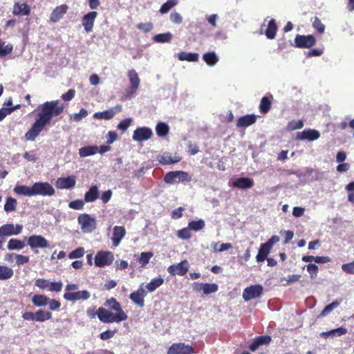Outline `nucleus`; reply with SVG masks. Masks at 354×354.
<instances>
[{
	"label": "nucleus",
	"instance_id": "obj_28",
	"mask_svg": "<svg viewBox=\"0 0 354 354\" xmlns=\"http://www.w3.org/2000/svg\"><path fill=\"white\" fill-rule=\"evenodd\" d=\"M67 8L66 5H62L55 8L50 15V20L53 22L58 21L66 12Z\"/></svg>",
	"mask_w": 354,
	"mask_h": 354
},
{
	"label": "nucleus",
	"instance_id": "obj_55",
	"mask_svg": "<svg viewBox=\"0 0 354 354\" xmlns=\"http://www.w3.org/2000/svg\"><path fill=\"white\" fill-rule=\"evenodd\" d=\"M85 253V250L83 248H78L75 250L72 251L69 254L68 257L71 259H77L82 257Z\"/></svg>",
	"mask_w": 354,
	"mask_h": 354
},
{
	"label": "nucleus",
	"instance_id": "obj_53",
	"mask_svg": "<svg viewBox=\"0 0 354 354\" xmlns=\"http://www.w3.org/2000/svg\"><path fill=\"white\" fill-rule=\"evenodd\" d=\"M12 50V46L5 42H0V57H3L10 53Z\"/></svg>",
	"mask_w": 354,
	"mask_h": 354
},
{
	"label": "nucleus",
	"instance_id": "obj_46",
	"mask_svg": "<svg viewBox=\"0 0 354 354\" xmlns=\"http://www.w3.org/2000/svg\"><path fill=\"white\" fill-rule=\"evenodd\" d=\"M106 305L111 309L115 310L117 314L120 313H125L122 308L119 302L115 299L111 298L106 301Z\"/></svg>",
	"mask_w": 354,
	"mask_h": 354
},
{
	"label": "nucleus",
	"instance_id": "obj_20",
	"mask_svg": "<svg viewBox=\"0 0 354 354\" xmlns=\"http://www.w3.org/2000/svg\"><path fill=\"white\" fill-rule=\"evenodd\" d=\"M194 290L196 291L202 290L205 295L214 293L218 291V287L216 283H200L194 284Z\"/></svg>",
	"mask_w": 354,
	"mask_h": 354
},
{
	"label": "nucleus",
	"instance_id": "obj_58",
	"mask_svg": "<svg viewBox=\"0 0 354 354\" xmlns=\"http://www.w3.org/2000/svg\"><path fill=\"white\" fill-rule=\"evenodd\" d=\"M29 261V257L17 254L15 256V263L17 266L24 265Z\"/></svg>",
	"mask_w": 354,
	"mask_h": 354
},
{
	"label": "nucleus",
	"instance_id": "obj_25",
	"mask_svg": "<svg viewBox=\"0 0 354 354\" xmlns=\"http://www.w3.org/2000/svg\"><path fill=\"white\" fill-rule=\"evenodd\" d=\"M32 189H33L32 185V186L17 185L14 187L13 192L17 195H19V196L31 197V196H34Z\"/></svg>",
	"mask_w": 354,
	"mask_h": 354
},
{
	"label": "nucleus",
	"instance_id": "obj_7",
	"mask_svg": "<svg viewBox=\"0 0 354 354\" xmlns=\"http://www.w3.org/2000/svg\"><path fill=\"white\" fill-rule=\"evenodd\" d=\"M114 260L113 254L109 251H100L95 257V265L97 267L109 266Z\"/></svg>",
	"mask_w": 354,
	"mask_h": 354
},
{
	"label": "nucleus",
	"instance_id": "obj_24",
	"mask_svg": "<svg viewBox=\"0 0 354 354\" xmlns=\"http://www.w3.org/2000/svg\"><path fill=\"white\" fill-rule=\"evenodd\" d=\"M30 6L26 3L17 2L13 6L12 14L27 16L30 14Z\"/></svg>",
	"mask_w": 354,
	"mask_h": 354
},
{
	"label": "nucleus",
	"instance_id": "obj_60",
	"mask_svg": "<svg viewBox=\"0 0 354 354\" xmlns=\"http://www.w3.org/2000/svg\"><path fill=\"white\" fill-rule=\"evenodd\" d=\"M342 270L347 273L354 274V261L342 266Z\"/></svg>",
	"mask_w": 354,
	"mask_h": 354
},
{
	"label": "nucleus",
	"instance_id": "obj_61",
	"mask_svg": "<svg viewBox=\"0 0 354 354\" xmlns=\"http://www.w3.org/2000/svg\"><path fill=\"white\" fill-rule=\"evenodd\" d=\"M313 27L320 33L324 32L325 26L322 23L321 20L318 18H315L313 22Z\"/></svg>",
	"mask_w": 354,
	"mask_h": 354
},
{
	"label": "nucleus",
	"instance_id": "obj_11",
	"mask_svg": "<svg viewBox=\"0 0 354 354\" xmlns=\"http://www.w3.org/2000/svg\"><path fill=\"white\" fill-rule=\"evenodd\" d=\"M189 268V263L184 260L179 263L174 264L168 267L167 271L171 275H185Z\"/></svg>",
	"mask_w": 354,
	"mask_h": 354
},
{
	"label": "nucleus",
	"instance_id": "obj_62",
	"mask_svg": "<svg viewBox=\"0 0 354 354\" xmlns=\"http://www.w3.org/2000/svg\"><path fill=\"white\" fill-rule=\"evenodd\" d=\"M131 122H132L131 118H127V119L121 121L118 124V129L120 130H122V131H126L131 125Z\"/></svg>",
	"mask_w": 354,
	"mask_h": 354
},
{
	"label": "nucleus",
	"instance_id": "obj_17",
	"mask_svg": "<svg viewBox=\"0 0 354 354\" xmlns=\"http://www.w3.org/2000/svg\"><path fill=\"white\" fill-rule=\"evenodd\" d=\"M320 138V133L318 131L311 129H305L301 132L297 133V140L314 141Z\"/></svg>",
	"mask_w": 354,
	"mask_h": 354
},
{
	"label": "nucleus",
	"instance_id": "obj_8",
	"mask_svg": "<svg viewBox=\"0 0 354 354\" xmlns=\"http://www.w3.org/2000/svg\"><path fill=\"white\" fill-rule=\"evenodd\" d=\"M27 244L31 249L46 248L50 246L49 242L41 235H31L27 239Z\"/></svg>",
	"mask_w": 354,
	"mask_h": 354
},
{
	"label": "nucleus",
	"instance_id": "obj_37",
	"mask_svg": "<svg viewBox=\"0 0 354 354\" xmlns=\"http://www.w3.org/2000/svg\"><path fill=\"white\" fill-rule=\"evenodd\" d=\"M203 59L205 63L209 66H213L216 64L218 61V57L215 52L206 53L203 55Z\"/></svg>",
	"mask_w": 354,
	"mask_h": 354
},
{
	"label": "nucleus",
	"instance_id": "obj_6",
	"mask_svg": "<svg viewBox=\"0 0 354 354\" xmlns=\"http://www.w3.org/2000/svg\"><path fill=\"white\" fill-rule=\"evenodd\" d=\"M32 185L34 196H52L55 194V189L47 182H36Z\"/></svg>",
	"mask_w": 354,
	"mask_h": 354
},
{
	"label": "nucleus",
	"instance_id": "obj_16",
	"mask_svg": "<svg viewBox=\"0 0 354 354\" xmlns=\"http://www.w3.org/2000/svg\"><path fill=\"white\" fill-rule=\"evenodd\" d=\"M21 225L6 224L0 227V237L5 236L17 235L21 233Z\"/></svg>",
	"mask_w": 354,
	"mask_h": 354
},
{
	"label": "nucleus",
	"instance_id": "obj_34",
	"mask_svg": "<svg viewBox=\"0 0 354 354\" xmlns=\"http://www.w3.org/2000/svg\"><path fill=\"white\" fill-rule=\"evenodd\" d=\"M97 146H87L82 147L79 149L80 157L85 158L97 153Z\"/></svg>",
	"mask_w": 354,
	"mask_h": 354
},
{
	"label": "nucleus",
	"instance_id": "obj_31",
	"mask_svg": "<svg viewBox=\"0 0 354 354\" xmlns=\"http://www.w3.org/2000/svg\"><path fill=\"white\" fill-rule=\"evenodd\" d=\"M25 246V243L17 239H10L7 244V248L9 250H21Z\"/></svg>",
	"mask_w": 354,
	"mask_h": 354
},
{
	"label": "nucleus",
	"instance_id": "obj_12",
	"mask_svg": "<svg viewBox=\"0 0 354 354\" xmlns=\"http://www.w3.org/2000/svg\"><path fill=\"white\" fill-rule=\"evenodd\" d=\"M45 124L36 119L31 128L26 133L25 138L29 141H34L45 127Z\"/></svg>",
	"mask_w": 354,
	"mask_h": 354
},
{
	"label": "nucleus",
	"instance_id": "obj_36",
	"mask_svg": "<svg viewBox=\"0 0 354 354\" xmlns=\"http://www.w3.org/2000/svg\"><path fill=\"white\" fill-rule=\"evenodd\" d=\"M48 297L44 295H35L32 297V303L38 307L46 306L48 303Z\"/></svg>",
	"mask_w": 354,
	"mask_h": 354
},
{
	"label": "nucleus",
	"instance_id": "obj_48",
	"mask_svg": "<svg viewBox=\"0 0 354 354\" xmlns=\"http://www.w3.org/2000/svg\"><path fill=\"white\" fill-rule=\"evenodd\" d=\"M153 256V254L151 252H142L138 259L141 266L145 267L146 265H147Z\"/></svg>",
	"mask_w": 354,
	"mask_h": 354
},
{
	"label": "nucleus",
	"instance_id": "obj_5",
	"mask_svg": "<svg viewBox=\"0 0 354 354\" xmlns=\"http://www.w3.org/2000/svg\"><path fill=\"white\" fill-rule=\"evenodd\" d=\"M127 77L129 82L130 87L126 90V95L129 97L134 96L140 85V79L138 73L134 69H131L127 72Z\"/></svg>",
	"mask_w": 354,
	"mask_h": 354
},
{
	"label": "nucleus",
	"instance_id": "obj_52",
	"mask_svg": "<svg viewBox=\"0 0 354 354\" xmlns=\"http://www.w3.org/2000/svg\"><path fill=\"white\" fill-rule=\"evenodd\" d=\"M20 105L17 104L12 108H2L0 109V121L3 120L7 115L11 114L15 110L19 109Z\"/></svg>",
	"mask_w": 354,
	"mask_h": 354
},
{
	"label": "nucleus",
	"instance_id": "obj_33",
	"mask_svg": "<svg viewBox=\"0 0 354 354\" xmlns=\"http://www.w3.org/2000/svg\"><path fill=\"white\" fill-rule=\"evenodd\" d=\"M164 283V279L162 277H157L151 279V281L145 285V288L148 292H152L162 286Z\"/></svg>",
	"mask_w": 354,
	"mask_h": 354
},
{
	"label": "nucleus",
	"instance_id": "obj_14",
	"mask_svg": "<svg viewBox=\"0 0 354 354\" xmlns=\"http://www.w3.org/2000/svg\"><path fill=\"white\" fill-rule=\"evenodd\" d=\"M315 41L313 35H297L295 38V46L298 48H310L315 45Z\"/></svg>",
	"mask_w": 354,
	"mask_h": 354
},
{
	"label": "nucleus",
	"instance_id": "obj_35",
	"mask_svg": "<svg viewBox=\"0 0 354 354\" xmlns=\"http://www.w3.org/2000/svg\"><path fill=\"white\" fill-rule=\"evenodd\" d=\"M347 333V329L344 327H339L335 329L330 330L327 332H322L320 335L324 337H328L329 336L333 337H340Z\"/></svg>",
	"mask_w": 354,
	"mask_h": 354
},
{
	"label": "nucleus",
	"instance_id": "obj_21",
	"mask_svg": "<svg viewBox=\"0 0 354 354\" xmlns=\"http://www.w3.org/2000/svg\"><path fill=\"white\" fill-rule=\"evenodd\" d=\"M122 110L121 106H117L113 109L106 110L102 112H97L94 113L93 118L98 120H110L118 113Z\"/></svg>",
	"mask_w": 354,
	"mask_h": 354
},
{
	"label": "nucleus",
	"instance_id": "obj_40",
	"mask_svg": "<svg viewBox=\"0 0 354 354\" xmlns=\"http://www.w3.org/2000/svg\"><path fill=\"white\" fill-rule=\"evenodd\" d=\"M51 318L52 314L50 312L40 309L35 313V320L37 322H41L46 320H49Z\"/></svg>",
	"mask_w": 354,
	"mask_h": 354
},
{
	"label": "nucleus",
	"instance_id": "obj_59",
	"mask_svg": "<svg viewBox=\"0 0 354 354\" xmlns=\"http://www.w3.org/2000/svg\"><path fill=\"white\" fill-rule=\"evenodd\" d=\"M84 203L82 200H75L70 202L68 206L70 208L73 209H83Z\"/></svg>",
	"mask_w": 354,
	"mask_h": 354
},
{
	"label": "nucleus",
	"instance_id": "obj_13",
	"mask_svg": "<svg viewBox=\"0 0 354 354\" xmlns=\"http://www.w3.org/2000/svg\"><path fill=\"white\" fill-rule=\"evenodd\" d=\"M153 135L152 130L149 127H138L133 134V140L136 142H143L151 138Z\"/></svg>",
	"mask_w": 354,
	"mask_h": 354
},
{
	"label": "nucleus",
	"instance_id": "obj_9",
	"mask_svg": "<svg viewBox=\"0 0 354 354\" xmlns=\"http://www.w3.org/2000/svg\"><path fill=\"white\" fill-rule=\"evenodd\" d=\"M263 290V288L261 285L247 287L243 292V298L246 301L257 298L261 295Z\"/></svg>",
	"mask_w": 354,
	"mask_h": 354
},
{
	"label": "nucleus",
	"instance_id": "obj_3",
	"mask_svg": "<svg viewBox=\"0 0 354 354\" xmlns=\"http://www.w3.org/2000/svg\"><path fill=\"white\" fill-rule=\"evenodd\" d=\"M164 180L167 184L187 183L192 180V176L183 171H174L166 174Z\"/></svg>",
	"mask_w": 354,
	"mask_h": 354
},
{
	"label": "nucleus",
	"instance_id": "obj_4",
	"mask_svg": "<svg viewBox=\"0 0 354 354\" xmlns=\"http://www.w3.org/2000/svg\"><path fill=\"white\" fill-rule=\"evenodd\" d=\"M80 228L84 233L88 234L93 232L97 227L96 219L88 214H82L77 218Z\"/></svg>",
	"mask_w": 354,
	"mask_h": 354
},
{
	"label": "nucleus",
	"instance_id": "obj_41",
	"mask_svg": "<svg viewBox=\"0 0 354 354\" xmlns=\"http://www.w3.org/2000/svg\"><path fill=\"white\" fill-rule=\"evenodd\" d=\"M172 34L169 32L166 33L158 34L153 37V40L157 43H166L171 41Z\"/></svg>",
	"mask_w": 354,
	"mask_h": 354
},
{
	"label": "nucleus",
	"instance_id": "obj_47",
	"mask_svg": "<svg viewBox=\"0 0 354 354\" xmlns=\"http://www.w3.org/2000/svg\"><path fill=\"white\" fill-rule=\"evenodd\" d=\"M178 4V0H168L160 8V12L162 14L167 13L173 7Z\"/></svg>",
	"mask_w": 354,
	"mask_h": 354
},
{
	"label": "nucleus",
	"instance_id": "obj_30",
	"mask_svg": "<svg viewBox=\"0 0 354 354\" xmlns=\"http://www.w3.org/2000/svg\"><path fill=\"white\" fill-rule=\"evenodd\" d=\"M177 57L180 61L196 62L198 61L199 55L196 53L180 52L177 54Z\"/></svg>",
	"mask_w": 354,
	"mask_h": 354
},
{
	"label": "nucleus",
	"instance_id": "obj_56",
	"mask_svg": "<svg viewBox=\"0 0 354 354\" xmlns=\"http://www.w3.org/2000/svg\"><path fill=\"white\" fill-rule=\"evenodd\" d=\"M50 281L44 279H37L35 280V286L40 289H46L48 290Z\"/></svg>",
	"mask_w": 354,
	"mask_h": 354
},
{
	"label": "nucleus",
	"instance_id": "obj_49",
	"mask_svg": "<svg viewBox=\"0 0 354 354\" xmlns=\"http://www.w3.org/2000/svg\"><path fill=\"white\" fill-rule=\"evenodd\" d=\"M88 111L85 109H82L79 113L72 114L70 118L74 122H80L83 118L88 115Z\"/></svg>",
	"mask_w": 354,
	"mask_h": 354
},
{
	"label": "nucleus",
	"instance_id": "obj_64",
	"mask_svg": "<svg viewBox=\"0 0 354 354\" xmlns=\"http://www.w3.org/2000/svg\"><path fill=\"white\" fill-rule=\"evenodd\" d=\"M178 238H180L181 239H184V240L189 239L191 235H190L189 228L188 229L183 228V229L179 230L178 232Z\"/></svg>",
	"mask_w": 354,
	"mask_h": 354
},
{
	"label": "nucleus",
	"instance_id": "obj_39",
	"mask_svg": "<svg viewBox=\"0 0 354 354\" xmlns=\"http://www.w3.org/2000/svg\"><path fill=\"white\" fill-rule=\"evenodd\" d=\"M13 274L14 271L12 268L6 266H0V280L10 279Z\"/></svg>",
	"mask_w": 354,
	"mask_h": 354
},
{
	"label": "nucleus",
	"instance_id": "obj_44",
	"mask_svg": "<svg viewBox=\"0 0 354 354\" xmlns=\"http://www.w3.org/2000/svg\"><path fill=\"white\" fill-rule=\"evenodd\" d=\"M17 204L16 199L9 197L4 205V210L7 212H13L16 209Z\"/></svg>",
	"mask_w": 354,
	"mask_h": 354
},
{
	"label": "nucleus",
	"instance_id": "obj_63",
	"mask_svg": "<svg viewBox=\"0 0 354 354\" xmlns=\"http://www.w3.org/2000/svg\"><path fill=\"white\" fill-rule=\"evenodd\" d=\"M169 18L171 22L176 24H180L183 22L182 16L176 12H172L170 15Z\"/></svg>",
	"mask_w": 354,
	"mask_h": 354
},
{
	"label": "nucleus",
	"instance_id": "obj_23",
	"mask_svg": "<svg viewBox=\"0 0 354 354\" xmlns=\"http://www.w3.org/2000/svg\"><path fill=\"white\" fill-rule=\"evenodd\" d=\"M126 234V230L124 227L122 226H115L113 228V236L111 240L113 242L114 247H117L119 245L122 239L124 237Z\"/></svg>",
	"mask_w": 354,
	"mask_h": 354
},
{
	"label": "nucleus",
	"instance_id": "obj_45",
	"mask_svg": "<svg viewBox=\"0 0 354 354\" xmlns=\"http://www.w3.org/2000/svg\"><path fill=\"white\" fill-rule=\"evenodd\" d=\"M205 221L202 219L192 221L189 223L188 228L194 231H199L205 227Z\"/></svg>",
	"mask_w": 354,
	"mask_h": 354
},
{
	"label": "nucleus",
	"instance_id": "obj_38",
	"mask_svg": "<svg viewBox=\"0 0 354 354\" xmlns=\"http://www.w3.org/2000/svg\"><path fill=\"white\" fill-rule=\"evenodd\" d=\"M277 27L274 19L270 20L265 34L268 39H274L276 35Z\"/></svg>",
	"mask_w": 354,
	"mask_h": 354
},
{
	"label": "nucleus",
	"instance_id": "obj_29",
	"mask_svg": "<svg viewBox=\"0 0 354 354\" xmlns=\"http://www.w3.org/2000/svg\"><path fill=\"white\" fill-rule=\"evenodd\" d=\"M99 191L96 185H93L90 187L89 190L85 193L84 201L86 203H91L96 201L99 198Z\"/></svg>",
	"mask_w": 354,
	"mask_h": 354
},
{
	"label": "nucleus",
	"instance_id": "obj_43",
	"mask_svg": "<svg viewBox=\"0 0 354 354\" xmlns=\"http://www.w3.org/2000/svg\"><path fill=\"white\" fill-rule=\"evenodd\" d=\"M304 127V122L301 120H291L288 122L286 129L289 131L300 129Z\"/></svg>",
	"mask_w": 354,
	"mask_h": 354
},
{
	"label": "nucleus",
	"instance_id": "obj_50",
	"mask_svg": "<svg viewBox=\"0 0 354 354\" xmlns=\"http://www.w3.org/2000/svg\"><path fill=\"white\" fill-rule=\"evenodd\" d=\"M339 306V302L337 301H334L331 304L327 305L324 310L322 311L320 315L322 317H325L328 315L330 312H332L334 309L337 308Z\"/></svg>",
	"mask_w": 354,
	"mask_h": 354
},
{
	"label": "nucleus",
	"instance_id": "obj_32",
	"mask_svg": "<svg viewBox=\"0 0 354 354\" xmlns=\"http://www.w3.org/2000/svg\"><path fill=\"white\" fill-rule=\"evenodd\" d=\"M271 248L269 246L266 245L265 243H263L260 245L259 249L258 254L256 257V259L257 262H263L266 260L268 254L270 253Z\"/></svg>",
	"mask_w": 354,
	"mask_h": 354
},
{
	"label": "nucleus",
	"instance_id": "obj_19",
	"mask_svg": "<svg viewBox=\"0 0 354 354\" xmlns=\"http://www.w3.org/2000/svg\"><path fill=\"white\" fill-rule=\"evenodd\" d=\"M97 16V12L95 11L89 12L86 15H85L82 18V26L84 28V30L86 32H90L92 31L94 22Z\"/></svg>",
	"mask_w": 354,
	"mask_h": 354
},
{
	"label": "nucleus",
	"instance_id": "obj_57",
	"mask_svg": "<svg viewBox=\"0 0 354 354\" xmlns=\"http://www.w3.org/2000/svg\"><path fill=\"white\" fill-rule=\"evenodd\" d=\"M63 283L62 281L50 282L49 284L48 291L51 292H60L62 290Z\"/></svg>",
	"mask_w": 354,
	"mask_h": 354
},
{
	"label": "nucleus",
	"instance_id": "obj_1",
	"mask_svg": "<svg viewBox=\"0 0 354 354\" xmlns=\"http://www.w3.org/2000/svg\"><path fill=\"white\" fill-rule=\"evenodd\" d=\"M37 119L47 125L53 117L60 115L64 111V106L59 100H52L40 104Z\"/></svg>",
	"mask_w": 354,
	"mask_h": 354
},
{
	"label": "nucleus",
	"instance_id": "obj_22",
	"mask_svg": "<svg viewBox=\"0 0 354 354\" xmlns=\"http://www.w3.org/2000/svg\"><path fill=\"white\" fill-rule=\"evenodd\" d=\"M257 115L254 114H249L240 117L237 120L236 127H248L257 121Z\"/></svg>",
	"mask_w": 354,
	"mask_h": 354
},
{
	"label": "nucleus",
	"instance_id": "obj_42",
	"mask_svg": "<svg viewBox=\"0 0 354 354\" xmlns=\"http://www.w3.org/2000/svg\"><path fill=\"white\" fill-rule=\"evenodd\" d=\"M169 126L165 122H158L156 127V131L158 136L163 137L169 133Z\"/></svg>",
	"mask_w": 354,
	"mask_h": 354
},
{
	"label": "nucleus",
	"instance_id": "obj_10",
	"mask_svg": "<svg viewBox=\"0 0 354 354\" xmlns=\"http://www.w3.org/2000/svg\"><path fill=\"white\" fill-rule=\"evenodd\" d=\"M194 350L189 345L184 343H174L168 348L167 354H192Z\"/></svg>",
	"mask_w": 354,
	"mask_h": 354
},
{
	"label": "nucleus",
	"instance_id": "obj_51",
	"mask_svg": "<svg viewBox=\"0 0 354 354\" xmlns=\"http://www.w3.org/2000/svg\"><path fill=\"white\" fill-rule=\"evenodd\" d=\"M131 301L140 307H143L145 305V300L137 292H132L130 296Z\"/></svg>",
	"mask_w": 354,
	"mask_h": 354
},
{
	"label": "nucleus",
	"instance_id": "obj_15",
	"mask_svg": "<svg viewBox=\"0 0 354 354\" xmlns=\"http://www.w3.org/2000/svg\"><path fill=\"white\" fill-rule=\"evenodd\" d=\"M91 294L88 290H77L74 292H65L64 298L66 301H77L78 300H87L90 298Z\"/></svg>",
	"mask_w": 354,
	"mask_h": 354
},
{
	"label": "nucleus",
	"instance_id": "obj_54",
	"mask_svg": "<svg viewBox=\"0 0 354 354\" xmlns=\"http://www.w3.org/2000/svg\"><path fill=\"white\" fill-rule=\"evenodd\" d=\"M271 102L267 97H263L260 103V110L262 113H267L270 109Z\"/></svg>",
	"mask_w": 354,
	"mask_h": 354
},
{
	"label": "nucleus",
	"instance_id": "obj_27",
	"mask_svg": "<svg viewBox=\"0 0 354 354\" xmlns=\"http://www.w3.org/2000/svg\"><path fill=\"white\" fill-rule=\"evenodd\" d=\"M157 159L162 165L174 164L178 162L180 160V158L177 156L172 157L169 153H164L159 155L157 157Z\"/></svg>",
	"mask_w": 354,
	"mask_h": 354
},
{
	"label": "nucleus",
	"instance_id": "obj_18",
	"mask_svg": "<svg viewBox=\"0 0 354 354\" xmlns=\"http://www.w3.org/2000/svg\"><path fill=\"white\" fill-rule=\"evenodd\" d=\"M76 185V178L73 176L66 178H58L56 180V186L60 189H69Z\"/></svg>",
	"mask_w": 354,
	"mask_h": 354
},
{
	"label": "nucleus",
	"instance_id": "obj_2",
	"mask_svg": "<svg viewBox=\"0 0 354 354\" xmlns=\"http://www.w3.org/2000/svg\"><path fill=\"white\" fill-rule=\"evenodd\" d=\"M97 315L99 319L104 323L120 322L127 319V315L125 313L113 314V313L103 308H100L97 310Z\"/></svg>",
	"mask_w": 354,
	"mask_h": 354
},
{
	"label": "nucleus",
	"instance_id": "obj_26",
	"mask_svg": "<svg viewBox=\"0 0 354 354\" xmlns=\"http://www.w3.org/2000/svg\"><path fill=\"white\" fill-rule=\"evenodd\" d=\"M254 185L253 180L249 178H239L233 182V186L242 189H247L251 188Z\"/></svg>",
	"mask_w": 354,
	"mask_h": 354
}]
</instances>
